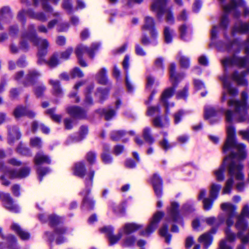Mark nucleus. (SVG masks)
<instances>
[{
    "label": "nucleus",
    "instance_id": "1",
    "mask_svg": "<svg viewBox=\"0 0 249 249\" xmlns=\"http://www.w3.org/2000/svg\"><path fill=\"white\" fill-rule=\"evenodd\" d=\"M223 152H229L230 155L224 159L223 164L213 171V174L217 181H223L225 166H227L230 177L226 180L222 190V194L224 195L231 193L234 182L233 177L238 180H243L245 177L243 172L244 165L240 160L246 157V146L235 141V128L231 126L227 127V138L223 147Z\"/></svg>",
    "mask_w": 249,
    "mask_h": 249
},
{
    "label": "nucleus",
    "instance_id": "2",
    "mask_svg": "<svg viewBox=\"0 0 249 249\" xmlns=\"http://www.w3.org/2000/svg\"><path fill=\"white\" fill-rule=\"evenodd\" d=\"M241 98V100L232 99L228 102V105L234 109V113L230 109H227L225 113L226 122L230 124L233 120L236 123L249 122V116L247 112L248 94L247 91L242 92ZM229 126H232L230 124L227 127Z\"/></svg>",
    "mask_w": 249,
    "mask_h": 249
},
{
    "label": "nucleus",
    "instance_id": "3",
    "mask_svg": "<svg viewBox=\"0 0 249 249\" xmlns=\"http://www.w3.org/2000/svg\"><path fill=\"white\" fill-rule=\"evenodd\" d=\"M27 41L32 42L34 45L38 46V63L42 64L45 61L43 58V56L47 53L46 49L49 46L48 41L45 39L38 38L36 36L35 30H34V27H31L29 33L23 34L22 36L20 46L23 49H26L28 48V46L26 44Z\"/></svg>",
    "mask_w": 249,
    "mask_h": 249
},
{
    "label": "nucleus",
    "instance_id": "4",
    "mask_svg": "<svg viewBox=\"0 0 249 249\" xmlns=\"http://www.w3.org/2000/svg\"><path fill=\"white\" fill-rule=\"evenodd\" d=\"M222 63L224 67L232 65H236L239 67L246 68V71H242L240 72L235 71L232 75V79L238 85L245 86L248 85L247 81L244 78V76L249 73V61L246 57L241 58L234 56L231 58H228L222 60Z\"/></svg>",
    "mask_w": 249,
    "mask_h": 249
},
{
    "label": "nucleus",
    "instance_id": "5",
    "mask_svg": "<svg viewBox=\"0 0 249 249\" xmlns=\"http://www.w3.org/2000/svg\"><path fill=\"white\" fill-rule=\"evenodd\" d=\"M176 66L174 64H171L170 66V79L173 85L172 88L165 89L162 93L161 101L164 105L166 108V112L167 113L168 110L170 107L174 106L173 103L168 104V99L173 94L175 91V88L177 84L183 78V76L175 73Z\"/></svg>",
    "mask_w": 249,
    "mask_h": 249
},
{
    "label": "nucleus",
    "instance_id": "6",
    "mask_svg": "<svg viewBox=\"0 0 249 249\" xmlns=\"http://www.w3.org/2000/svg\"><path fill=\"white\" fill-rule=\"evenodd\" d=\"M244 217L249 218V204H246L243 207L241 214L237 216V221L235 224L241 242L243 244H246L249 241V236L248 235L244 236L243 233L248 228V223L245 221Z\"/></svg>",
    "mask_w": 249,
    "mask_h": 249
},
{
    "label": "nucleus",
    "instance_id": "7",
    "mask_svg": "<svg viewBox=\"0 0 249 249\" xmlns=\"http://www.w3.org/2000/svg\"><path fill=\"white\" fill-rule=\"evenodd\" d=\"M167 0H154L151 6V10L156 12L158 18L165 15L167 22L172 23L174 21V17L169 9H165L164 6Z\"/></svg>",
    "mask_w": 249,
    "mask_h": 249
},
{
    "label": "nucleus",
    "instance_id": "8",
    "mask_svg": "<svg viewBox=\"0 0 249 249\" xmlns=\"http://www.w3.org/2000/svg\"><path fill=\"white\" fill-rule=\"evenodd\" d=\"M99 44L98 43L93 44L90 49H89L86 46L82 45L78 46L75 49V54L77 57L79 64L82 67H87L88 65L82 58L83 55L87 53L90 58H93L94 56V52L99 48Z\"/></svg>",
    "mask_w": 249,
    "mask_h": 249
},
{
    "label": "nucleus",
    "instance_id": "9",
    "mask_svg": "<svg viewBox=\"0 0 249 249\" xmlns=\"http://www.w3.org/2000/svg\"><path fill=\"white\" fill-rule=\"evenodd\" d=\"M221 208L227 213L228 217L226 223L229 228L233 224V218L236 215V207L230 203H224L221 205Z\"/></svg>",
    "mask_w": 249,
    "mask_h": 249
},
{
    "label": "nucleus",
    "instance_id": "10",
    "mask_svg": "<svg viewBox=\"0 0 249 249\" xmlns=\"http://www.w3.org/2000/svg\"><path fill=\"white\" fill-rule=\"evenodd\" d=\"M163 215L164 213L161 212H158L154 214L150 222L149 225L145 231L142 232V234L143 236H149L157 228L159 221Z\"/></svg>",
    "mask_w": 249,
    "mask_h": 249
},
{
    "label": "nucleus",
    "instance_id": "11",
    "mask_svg": "<svg viewBox=\"0 0 249 249\" xmlns=\"http://www.w3.org/2000/svg\"><path fill=\"white\" fill-rule=\"evenodd\" d=\"M0 170L4 174V176L10 178H23L28 176L30 173V169L28 168H23L18 172L9 170L6 166H1Z\"/></svg>",
    "mask_w": 249,
    "mask_h": 249
},
{
    "label": "nucleus",
    "instance_id": "12",
    "mask_svg": "<svg viewBox=\"0 0 249 249\" xmlns=\"http://www.w3.org/2000/svg\"><path fill=\"white\" fill-rule=\"evenodd\" d=\"M113 228L111 226H106L101 229L102 232H104L107 235L109 244L114 245L116 243L122 236V231H120L117 235L113 234Z\"/></svg>",
    "mask_w": 249,
    "mask_h": 249
},
{
    "label": "nucleus",
    "instance_id": "13",
    "mask_svg": "<svg viewBox=\"0 0 249 249\" xmlns=\"http://www.w3.org/2000/svg\"><path fill=\"white\" fill-rule=\"evenodd\" d=\"M0 196L2 199L3 204L7 209L14 213L18 212V207L13 203L12 199L9 194L2 193L1 195L0 194Z\"/></svg>",
    "mask_w": 249,
    "mask_h": 249
},
{
    "label": "nucleus",
    "instance_id": "14",
    "mask_svg": "<svg viewBox=\"0 0 249 249\" xmlns=\"http://www.w3.org/2000/svg\"><path fill=\"white\" fill-rule=\"evenodd\" d=\"M94 176V172H91L88 175V177L89 178V179L86 181V185L87 189L85 193L82 192V194H83L84 196V198L83 199L84 204L85 205H92L93 204V201L87 197V195L89 193L90 190V187L92 185V178Z\"/></svg>",
    "mask_w": 249,
    "mask_h": 249
},
{
    "label": "nucleus",
    "instance_id": "15",
    "mask_svg": "<svg viewBox=\"0 0 249 249\" xmlns=\"http://www.w3.org/2000/svg\"><path fill=\"white\" fill-rule=\"evenodd\" d=\"M155 193L158 197L161 196L162 195V180L157 175L154 174L151 180Z\"/></svg>",
    "mask_w": 249,
    "mask_h": 249
},
{
    "label": "nucleus",
    "instance_id": "16",
    "mask_svg": "<svg viewBox=\"0 0 249 249\" xmlns=\"http://www.w3.org/2000/svg\"><path fill=\"white\" fill-rule=\"evenodd\" d=\"M167 213L172 221L177 222L179 219L178 204L176 202H172L170 207L167 209Z\"/></svg>",
    "mask_w": 249,
    "mask_h": 249
},
{
    "label": "nucleus",
    "instance_id": "17",
    "mask_svg": "<svg viewBox=\"0 0 249 249\" xmlns=\"http://www.w3.org/2000/svg\"><path fill=\"white\" fill-rule=\"evenodd\" d=\"M221 80L223 82L224 90L226 91L230 95L234 96L237 95L238 90L236 88L231 86V83L229 82L228 78L226 76H224L222 77Z\"/></svg>",
    "mask_w": 249,
    "mask_h": 249
},
{
    "label": "nucleus",
    "instance_id": "18",
    "mask_svg": "<svg viewBox=\"0 0 249 249\" xmlns=\"http://www.w3.org/2000/svg\"><path fill=\"white\" fill-rule=\"evenodd\" d=\"M57 25V29L59 31H64L68 28V24L63 23L60 18H57L50 21L48 24V28L52 29L55 25Z\"/></svg>",
    "mask_w": 249,
    "mask_h": 249
},
{
    "label": "nucleus",
    "instance_id": "19",
    "mask_svg": "<svg viewBox=\"0 0 249 249\" xmlns=\"http://www.w3.org/2000/svg\"><path fill=\"white\" fill-rule=\"evenodd\" d=\"M25 15H28L32 18H36L42 21H44L47 20V18L42 13L35 14L31 11L27 13L24 11H22L19 13L18 18L20 20H22L23 19V18Z\"/></svg>",
    "mask_w": 249,
    "mask_h": 249
},
{
    "label": "nucleus",
    "instance_id": "20",
    "mask_svg": "<svg viewBox=\"0 0 249 249\" xmlns=\"http://www.w3.org/2000/svg\"><path fill=\"white\" fill-rule=\"evenodd\" d=\"M11 228L18 235L21 239L27 240L29 238V233L22 230L18 224L15 223H13L11 226Z\"/></svg>",
    "mask_w": 249,
    "mask_h": 249
},
{
    "label": "nucleus",
    "instance_id": "21",
    "mask_svg": "<svg viewBox=\"0 0 249 249\" xmlns=\"http://www.w3.org/2000/svg\"><path fill=\"white\" fill-rule=\"evenodd\" d=\"M14 114L15 117L17 118L22 117L25 114L27 115L29 117H33L35 116V113L32 111L21 107L16 108L14 111Z\"/></svg>",
    "mask_w": 249,
    "mask_h": 249
},
{
    "label": "nucleus",
    "instance_id": "22",
    "mask_svg": "<svg viewBox=\"0 0 249 249\" xmlns=\"http://www.w3.org/2000/svg\"><path fill=\"white\" fill-rule=\"evenodd\" d=\"M68 113L73 117L83 118L85 116V111L77 107H71L68 108Z\"/></svg>",
    "mask_w": 249,
    "mask_h": 249
},
{
    "label": "nucleus",
    "instance_id": "23",
    "mask_svg": "<svg viewBox=\"0 0 249 249\" xmlns=\"http://www.w3.org/2000/svg\"><path fill=\"white\" fill-rule=\"evenodd\" d=\"M73 174L75 176L82 178L85 175V169L83 163L77 162L75 163L73 168Z\"/></svg>",
    "mask_w": 249,
    "mask_h": 249
},
{
    "label": "nucleus",
    "instance_id": "24",
    "mask_svg": "<svg viewBox=\"0 0 249 249\" xmlns=\"http://www.w3.org/2000/svg\"><path fill=\"white\" fill-rule=\"evenodd\" d=\"M59 0H34L35 5H37L39 3H41L42 5L44 10L47 12H52V8L47 5L48 1L52 2L54 4H56Z\"/></svg>",
    "mask_w": 249,
    "mask_h": 249
},
{
    "label": "nucleus",
    "instance_id": "25",
    "mask_svg": "<svg viewBox=\"0 0 249 249\" xmlns=\"http://www.w3.org/2000/svg\"><path fill=\"white\" fill-rule=\"evenodd\" d=\"M198 241L207 248L212 243V238L210 233H205L199 237Z\"/></svg>",
    "mask_w": 249,
    "mask_h": 249
},
{
    "label": "nucleus",
    "instance_id": "26",
    "mask_svg": "<svg viewBox=\"0 0 249 249\" xmlns=\"http://www.w3.org/2000/svg\"><path fill=\"white\" fill-rule=\"evenodd\" d=\"M142 228L141 225L135 223H129L124 225L123 228V231L126 234H129L134 232Z\"/></svg>",
    "mask_w": 249,
    "mask_h": 249
},
{
    "label": "nucleus",
    "instance_id": "27",
    "mask_svg": "<svg viewBox=\"0 0 249 249\" xmlns=\"http://www.w3.org/2000/svg\"><path fill=\"white\" fill-rule=\"evenodd\" d=\"M219 0L221 3L223 10L226 13L229 12L234 8L242 4V1H240L239 3H236L234 0H231V3L230 5H225L223 3L225 0Z\"/></svg>",
    "mask_w": 249,
    "mask_h": 249
},
{
    "label": "nucleus",
    "instance_id": "28",
    "mask_svg": "<svg viewBox=\"0 0 249 249\" xmlns=\"http://www.w3.org/2000/svg\"><path fill=\"white\" fill-rule=\"evenodd\" d=\"M249 29V25L245 23L239 22L235 24L233 28V33H244Z\"/></svg>",
    "mask_w": 249,
    "mask_h": 249
},
{
    "label": "nucleus",
    "instance_id": "29",
    "mask_svg": "<svg viewBox=\"0 0 249 249\" xmlns=\"http://www.w3.org/2000/svg\"><path fill=\"white\" fill-rule=\"evenodd\" d=\"M35 163L39 165L43 163H50L51 160L49 158L42 153H38L35 158Z\"/></svg>",
    "mask_w": 249,
    "mask_h": 249
},
{
    "label": "nucleus",
    "instance_id": "30",
    "mask_svg": "<svg viewBox=\"0 0 249 249\" xmlns=\"http://www.w3.org/2000/svg\"><path fill=\"white\" fill-rule=\"evenodd\" d=\"M220 189V185L215 183L212 184L210 191V196L212 199L214 200L217 197Z\"/></svg>",
    "mask_w": 249,
    "mask_h": 249
},
{
    "label": "nucleus",
    "instance_id": "31",
    "mask_svg": "<svg viewBox=\"0 0 249 249\" xmlns=\"http://www.w3.org/2000/svg\"><path fill=\"white\" fill-rule=\"evenodd\" d=\"M154 19L150 17H146L145 18V23L143 28L148 30H150L151 33H153L155 32L154 29Z\"/></svg>",
    "mask_w": 249,
    "mask_h": 249
},
{
    "label": "nucleus",
    "instance_id": "32",
    "mask_svg": "<svg viewBox=\"0 0 249 249\" xmlns=\"http://www.w3.org/2000/svg\"><path fill=\"white\" fill-rule=\"evenodd\" d=\"M20 137V134L18 129L13 127L9 130V142H12L15 140H18Z\"/></svg>",
    "mask_w": 249,
    "mask_h": 249
},
{
    "label": "nucleus",
    "instance_id": "33",
    "mask_svg": "<svg viewBox=\"0 0 249 249\" xmlns=\"http://www.w3.org/2000/svg\"><path fill=\"white\" fill-rule=\"evenodd\" d=\"M97 79L101 84H105L107 81V70L105 68L101 69L97 74Z\"/></svg>",
    "mask_w": 249,
    "mask_h": 249
},
{
    "label": "nucleus",
    "instance_id": "34",
    "mask_svg": "<svg viewBox=\"0 0 249 249\" xmlns=\"http://www.w3.org/2000/svg\"><path fill=\"white\" fill-rule=\"evenodd\" d=\"M169 124V121L166 118L162 120L160 117H156L153 120V124L155 126L162 127L166 126Z\"/></svg>",
    "mask_w": 249,
    "mask_h": 249
},
{
    "label": "nucleus",
    "instance_id": "35",
    "mask_svg": "<svg viewBox=\"0 0 249 249\" xmlns=\"http://www.w3.org/2000/svg\"><path fill=\"white\" fill-rule=\"evenodd\" d=\"M49 84L52 86L54 94L59 95L62 91L60 88L59 82L58 80L51 79L49 80Z\"/></svg>",
    "mask_w": 249,
    "mask_h": 249
},
{
    "label": "nucleus",
    "instance_id": "36",
    "mask_svg": "<svg viewBox=\"0 0 249 249\" xmlns=\"http://www.w3.org/2000/svg\"><path fill=\"white\" fill-rule=\"evenodd\" d=\"M225 234L226 240L230 242L234 241L237 236L241 239V238L239 237L238 233L237 235H236L229 228H227L225 230Z\"/></svg>",
    "mask_w": 249,
    "mask_h": 249
},
{
    "label": "nucleus",
    "instance_id": "37",
    "mask_svg": "<svg viewBox=\"0 0 249 249\" xmlns=\"http://www.w3.org/2000/svg\"><path fill=\"white\" fill-rule=\"evenodd\" d=\"M216 112L213 107L207 106L205 108V118L206 119H210L212 117L216 115Z\"/></svg>",
    "mask_w": 249,
    "mask_h": 249
},
{
    "label": "nucleus",
    "instance_id": "38",
    "mask_svg": "<svg viewBox=\"0 0 249 249\" xmlns=\"http://www.w3.org/2000/svg\"><path fill=\"white\" fill-rule=\"evenodd\" d=\"M160 234L161 236H163L165 238L166 243H169L170 242L171 236L170 234L168 233V229L167 226L164 225L160 230Z\"/></svg>",
    "mask_w": 249,
    "mask_h": 249
},
{
    "label": "nucleus",
    "instance_id": "39",
    "mask_svg": "<svg viewBox=\"0 0 249 249\" xmlns=\"http://www.w3.org/2000/svg\"><path fill=\"white\" fill-rule=\"evenodd\" d=\"M40 74L36 71H30L26 77V80L28 83L32 84L33 82L36 80L39 76Z\"/></svg>",
    "mask_w": 249,
    "mask_h": 249
},
{
    "label": "nucleus",
    "instance_id": "40",
    "mask_svg": "<svg viewBox=\"0 0 249 249\" xmlns=\"http://www.w3.org/2000/svg\"><path fill=\"white\" fill-rule=\"evenodd\" d=\"M178 59L182 68H187L189 66V60L187 57L182 55L181 54H179Z\"/></svg>",
    "mask_w": 249,
    "mask_h": 249
},
{
    "label": "nucleus",
    "instance_id": "41",
    "mask_svg": "<svg viewBox=\"0 0 249 249\" xmlns=\"http://www.w3.org/2000/svg\"><path fill=\"white\" fill-rule=\"evenodd\" d=\"M150 129L148 127L144 128L143 130V136L147 142L149 143H152L154 142L152 137L150 135Z\"/></svg>",
    "mask_w": 249,
    "mask_h": 249
},
{
    "label": "nucleus",
    "instance_id": "42",
    "mask_svg": "<svg viewBox=\"0 0 249 249\" xmlns=\"http://www.w3.org/2000/svg\"><path fill=\"white\" fill-rule=\"evenodd\" d=\"M173 31L168 28L165 27L164 30V36L165 41L167 43H170L172 41Z\"/></svg>",
    "mask_w": 249,
    "mask_h": 249
},
{
    "label": "nucleus",
    "instance_id": "43",
    "mask_svg": "<svg viewBox=\"0 0 249 249\" xmlns=\"http://www.w3.org/2000/svg\"><path fill=\"white\" fill-rule=\"evenodd\" d=\"M213 199L211 200L209 198H205L203 200V208L205 210L208 211L211 209L213 206Z\"/></svg>",
    "mask_w": 249,
    "mask_h": 249
},
{
    "label": "nucleus",
    "instance_id": "44",
    "mask_svg": "<svg viewBox=\"0 0 249 249\" xmlns=\"http://www.w3.org/2000/svg\"><path fill=\"white\" fill-rule=\"evenodd\" d=\"M47 63L51 68H53L57 66L58 64V60L56 55H53Z\"/></svg>",
    "mask_w": 249,
    "mask_h": 249
},
{
    "label": "nucleus",
    "instance_id": "45",
    "mask_svg": "<svg viewBox=\"0 0 249 249\" xmlns=\"http://www.w3.org/2000/svg\"><path fill=\"white\" fill-rule=\"evenodd\" d=\"M72 52L73 49L72 48H68L66 51L61 53L60 58L65 60L68 59Z\"/></svg>",
    "mask_w": 249,
    "mask_h": 249
},
{
    "label": "nucleus",
    "instance_id": "46",
    "mask_svg": "<svg viewBox=\"0 0 249 249\" xmlns=\"http://www.w3.org/2000/svg\"><path fill=\"white\" fill-rule=\"evenodd\" d=\"M179 31L180 32V36L182 39L186 40L187 38L189 37V34L186 32V27L185 25L181 26L179 28Z\"/></svg>",
    "mask_w": 249,
    "mask_h": 249
},
{
    "label": "nucleus",
    "instance_id": "47",
    "mask_svg": "<svg viewBox=\"0 0 249 249\" xmlns=\"http://www.w3.org/2000/svg\"><path fill=\"white\" fill-rule=\"evenodd\" d=\"M31 145L35 147L40 148L41 146V140L38 138H32L30 140Z\"/></svg>",
    "mask_w": 249,
    "mask_h": 249
},
{
    "label": "nucleus",
    "instance_id": "48",
    "mask_svg": "<svg viewBox=\"0 0 249 249\" xmlns=\"http://www.w3.org/2000/svg\"><path fill=\"white\" fill-rule=\"evenodd\" d=\"M103 111L107 120H110L115 115V112L112 109H106Z\"/></svg>",
    "mask_w": 249,
    "mask_h": 249
},
{
    "label": "nucleus",
    "instance_id": "49",
    "mask_svg": "<svg viewBox=\"0 0 249 249\" xmlns=\"http://www.w3.org/2000/svg\"><path fill=\"white\" fill-rule=\"evenodd\" d=\"M45 87L44 86H38L35 89L36 95L37 97H41L45 90Z\"/></svg>",
    "mask_w": 249,
    "mask_h": 249
},
{
    "label": "nucleus",
    "instance_id": "50",
    "mask_svg": "<svg viewBox=\"0 0 249 249\" xmlns=\"http://www.w3.org/2000/svg\"><path fill=\"white\" fill-rule=\"evenodd\" d=\"M160 109L158 107H148L147 110V115L149 116H152L155 114L159 113Z\"/></svg>",
    "mask_w": 249,
    "mask_h": 249
},
{
    "label": "nucleus",
    "instance_id": "51",
    "mask_svg": "<svg viewBox=\"0 0 249 249\" xmlns=\"http://www.w3.org/2000/svg\"><path fill=\"white\" fill-rule=\"evenodd\" d=\"M124 134L122 131H113L111 134V138L114 140H117L121 138Z\"/></svg>",
    "mask_w": 249,
    "mask_h": 249
},
{
    "label": "nucleus",
    "instance_id": "52",
    "mask_svg": "<svg viewBox=\"0 0 249 249\" xmlns=\"http://www.w3.org/2000/svg\"><path fill=\"white\" fill-rule=\"evenodd\" d=\"M135 238L132 236L127 237L124 240L123 246L128 247L132 245L135 242Z\"/></svg>",
    "mask_w": 249,
    "mask_h": 249
},
{
    "label": "nucleus",
    "instance_id": "53",
    "mask_svg": "<svg viewBox=\"0 0 249 249\" xmlns=\"http://www.w3.org/2000/svg\"><path fill=\"white\" fill-rule=\"evenodd\" d=\"M71 74L73 77H81L84 75L83 72L78 68H75L73 70L71 71Z\"/></svg>",
    "mask_w": 249,
    "mask_h": 249
},
{
    "label": "nucleus",
    "instance_id": "54",
    "mask_svg": "<svg viewBox=\"0 0 249 249\" xmlns=\"http://www.w3.org/2000/svg\"><path fill=\"white\" fill-rule=\"evenodd\" d=\"M54 110L53 109H49L47 111L48 113L50 114L51 115L52 118L56 122H59L61 120V116L54 114L53 113Z\"/></svg>",
    "mask_w": 249,
    "mask_h": 249
},
{
    "label": "nucleus",
    "instance_id": "55",
    "mask_svg": "<svg viewBox=\"0 0 249 249\" xmlns=\"http://www.w3.org/2000/svg\"><path fill=\"white\" fill-rule=\"evenodd\" d=\"M96 95L101 100H102L107 95V91L105 90L99 89L96 92Z\"/></svg>",
    "mask_w": 249,
    "mask_h": 249
},
{
    "label": "nucleus",
    "instance_id": "56",
    "mask_svg": "<svg viewBox=\"0 0 249 249\" xmlns=\"http://www.w3.org/2000/svg\"><path fill=\"white\" fill-rule=\"evenodd\" d=\"M184 112L182 110H180L174 115V121L175 124L178 123L181 119V117L183 116Z\"/></svg>",
    "mask_w": 249,
    "mask_h": 249
},
{
    "label": "nucleus",
    "instance_id": "57",
    "mask_svg": "<svg viewBox=\"0 0 249 249\" xmlns=\"http://www.w3.org/2000/svg\"><path fill=\"white\" fill-rule=\"evenodd\" d=\"M188 89L185 87L182 91L178 92L177 94V97L178 99H185L187 96Z\"/></svg>",
    "mask_w": 249,
    "mask_h": 249
},
{
    "label": "nucleus",
    "instance_id": "58",
    "mask_svg": "<svg viewBox=\"0 0 249 249\" xmlns=\"http://www.w3.org/2000/svg\"><path fill=\"white\" fill-rule=\"evenodd\" d=\"M228 22L229 20L227 15H223L221 20L220 27L223 28H226L228 25Z\"/></svg>",
    "mask_w": 249,
    "mask_h": 249
},
{
    "label": "nucleus",
    "instance_id": "59",
    "mask_svg": "<svg viewBox=\"0 0 249 249\" xmlns=\"http://www.w3.org/2000/svg\"><path fill=\"white\" fill-rule=\"evenodd\" d=\"M161 146L164 150H167L171 147V145L169 144L167 140L164 139L163 141L160 142Z\"/></svg>",
    "mask_w": 249,
    "mask_h": 249
},
{
    "label": "nucleus",
    "instance_id": "60",
    "mask_svg": "<svg viewBox=\"0 0 249 249\" xmlns=\"http://www.w3.org/2000/svg\"><path fill=\"white\" fill-rule=\"evenodd\" d=\"M194 86L197 90L201 89L204 88V84L201 81L196 79L194 80Z\"/></svg>",
    "mask_w": 249,
    "mask_h": 249
},
{
    "label": "nucleus",
    "instance_id": "61",
    "mask_svg": "<svg viewBox=\"0 0 249 249\" xmlns=\"http://www.w3.org/2000/svg\"><path fill=\"white\" fill-rule=\"evenodd\" d=\"M135 51L137 54L141 56H144L145 55V52L142 48L139 45H137L135 47Z\"/></svg>",
    "mask_w": 249,
    "mask_h": 249
},
{
    "label": "nucleus",
    "instance_id": "62",
    "mask_svg": "<svg viewBox=\"0 0 249 249\" xmlns=\"http://www.w3.org/2000/svg\"><path fill=\"white\" fill-rule=\"evenodd\" d=\"M49 172L48 169L39 168L37 170V173L39 176V180L41 181L42 177Z\"/></svg>",
    "mask_w": 249,
    "mask_h": 249
},
{
    "label": "nucleus",
    "instance_id": "63",
    "mask_svg": "<svg viewBox=\"0 0 249 249\" xmlns=\"http://www.w3.org/2000/svg\"><path fill=\"white\" fill-rule=\"evenodd\" d=\"M87 132H88L87 128L85 126L82 127L81 129L80 137V138L76 139L75 141H80L82 139H83L84 138L85 136L87 134Z\"/></svg>",
    "mask_w": 249,
    "mask_h": 249
},
{
    "label": "nucleus",
    "instance_id": "64",
    "mask_svg": "<svg viewBox=\"0 0 249 249\" xmlns=\"http://www.w3.org/2000/svg\"><path fill=\"white\" fill-rule=\"evenodd\" d=\"M11 241H8L9 244H10L9 246V249H18L16 245V238L13 236H11L10 237Z\"/></svg>",
    "mask_w": 249,
    "mask_h": 249
}]
</instances>
